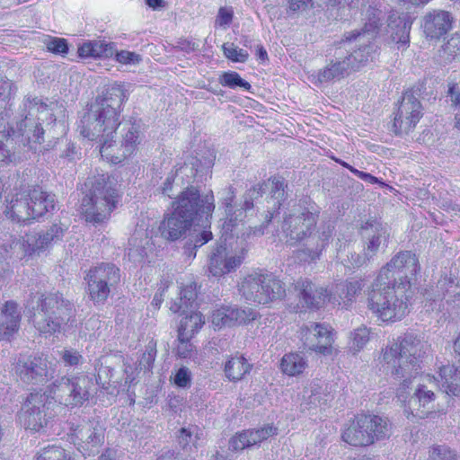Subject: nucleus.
<instances>
[{"label":"nucleus","mask_w":460,"mask_h":460,"mask_svg":"<svg viewBox=\"0 0 460 460\" xmlns=\"http://www.w3.org/2000/svg\"><path fill=\"white\" fill-rule=\"evenodd\" d=\"M154 243L146 229L136 228L128 239V256L133 262L140 263L153 251Z\"/></svg>","instance_id":"30"},{"label":"nucleus","mask_w":460,"mask_h":460,"mask_svg":"<svg viewBox=\"0 0 460 460\" xmlns=\"http://www.w3.org/2000/svg\"><path fill=\"white\" fill-rule=\"evenodd\" d=\"M349 43H335L333 49H330L331 57L327 59L326 66L319 69L314 75L320 84L340 81L354 71L345 57V48Z\"/></svg>","instance_id":"18"},{"label":"nucleus","mask_w":460,"mask_h":460,"mask_svg":"<svg viewBox=\"0 0 460 460\" xmlns=\"http://www.w3.org/2000/svg\"><path fill=\"white\" fill-rule=\"evenodd\" d=\"M351 348L354 350L358 351L367 343L369 340V330L365 326H361L354 331L351 335Z\"/></svg>","instance_id":"57"},{"label":"nucleus","mask_w":460,"mask_h":460,"mask_svg":"<svg viewBox=\"0 0 460 460\" xmlns=\"http://www.w3.org/2000/svg\"><path fill=\"white\" fill-rule=\"evenodd\" d=\"M212 237L213 234L209 230H202L189 238V245H192L191 249H198L210 241Z\"/></svg>","instance_id":"61"},{"label":"nucleus","mask_w":460,"mask_h":460,"mask_svg":"<svg viewBox=\"0 0 460 460\" xmlns=\"http://www.w3.org/2000/svg\"><path fill=\"white\" fill-rule=\"evenodd\" d=\"M21 314L18 305L13 301L4 304L0 318V340L8 341L20 327Z\"/></svg>","instance_id":"36"},{"label":"nucleus","mask_w":460,"mask_h":460,"mask_svg":"<svg viewBox=\"0 0 460 460\" xmlns=\"http://www.w3.org/2000/svg\"><path fill=\"white\" fill-rule=\"evenodd\" d=\"M318 211L313 207L295 204L285 212L281 231L289 245L302 243L303 253L311 261L320 259L323 251L332 242L334 226L323 224L316 228Z\"/></svg>","instance_id":"3"},{"label":"nucleus","mask_w":460,"mask_h":460,"mask_svg":"<svg viewBox=\"0 0 460 460\" xmlns=\"http://www.w3.org/2000/svg\"><path fill=\"white\" fill-rule=\"evenodd\" d=\"M46 45L48 50L54 54L64 55L68 51L67 42L65 39L52 38L47 41Z\"/></svg>","instance_id":"60"},{"label":"nucleus","mask_w":460,"mask_h":460,"mask_svg":"<svg viewBox=\"0 0 460 460\" xmlns=\"http://www.w3.org/2000/svg\"><path fill=\"white\" fill-rule=\"evenodd\" d=\"M438 388L439 385L436 377L429 375L422 377L421 382L417 385L406 402V411L420 419L429 418L435 414L432 409L437 398L436 391Z\"/></svg>","instance_id":"16"},{"label":"nucleus","mask_w":460,"mask_h":460,"mask_svg":"<svg viewBox=\"0 0 460 460\" xmlns=\"http://www.w3.org/2000/svg\"><path fill=\"white\" fill-rule=\"evenodd\" d=\"M14 373L27 385H43L54 377L55 370L46 357L21 355L14 362Z\"/></svg>","instance_id":"14"},{"label":"nucleus","mask_w":460,"mask_h":460,"mask_svg":"<svg viewBox=\"0 0 460 460\" xmlns=\"http://www.w3.org/2000/svg\"><path fill=\"white\" fill-rule=\"evenodd\" d=\"M453 21L454 18L449 12L433 10L423 16V31L430 39H439L452 29Z\"/></svg>","instance_id":"26"},{"label":"nucleus","mask_w":460,"mask_h":460,"mask_svg":"<svg viewBox=\"0 0 460 460\" xmlns=\"http://www.w3.org/2000/svg\"><path fill=\"white\" fill-rule=\"evenodd\" d=\"M446 102L452 107L460 106V85L458 84H448V89L446 94Z\"/></svg>","instance_id":"59"},{"label":"nucleus","mask_w":460,"mask_h":460,"mask_svg":"<svg viewBox=\"0 0 460 460\" xmlns=\"http://www.w3.org/2000/svg\"><path fill=\"white\" fill-rule=\"evenodd\" d=\"M244 250L240 254L229 255L226 243L213 248L209 255L208 271L214 277H221L235 270L243 261Z\"/></svg>","instance_id":"23"},{"label":"nucleus","mask_w":460,"mask_h":460,"mask_svg":"<svg viewBox=\"0 0 460 460\" xmlns=\"http://www.w3.org/2000/svg\"><path fill=\"white\" fill-rule=\"evenodd\" d=\"M251 310L245 311L234 306H222L212 314V323L220 329L225 326L241 324L251 320ZM253 319V317H252Z\"/></svg>","instance_id":"35"},{"label":"nucleus","mask_w":460,"mask_h":460,"mask_svg":"<svg viewBox=\"0 0 460 460\" xmlns=\"http://www.w3.org/2000/svg\"><path fill=\"white\" fill-rule=\"evenodd\" d=\"M90 279H99L107 282L109 285L117 286L120 281V270L113 263L102 262L97 266L92 268L87 272Z\"/></svg>","instance_id":"44"},{"label":"nucleus","mask_w":460,"mask_h":460,"mask_svg":"<svg viewBox=\"0 0 460 460\" xmlns=\"http://www.w3.org/2000/svg\"><path fill=\"white\" fill-rule=\"evenodd\" d=\"M364 286L363 279H351L338 283L329 292V302L334 306L348 308L355 301Z\"/></svg>","instance_id":"27"},{"label":"nucleus","mask_w":460,"mask_h":460,"mask_svg":"<svg viewBox=\"0 0 460 460\" xmlns=\"http://www.w3.org/2000/svg\"><path fill=\"white\" fill-rule=\"evenodd\" d=\"M197 298V284L190 282L181 290L180 296L172 302L170 310L173 313L186 314L189 309H195L198 306Z\"/></svg>","instance_id":"39"},{"label":"nucleus","mask_w":460,"mask_h":460,"mask_svg":"<svg viewBox=\"0 0 460 460\" xmlns=\"http://www.w3.org/2000/svg\"><path fill=\"white\" fill-rule=\"evenodd\" d=\"M429 460H457V457L446 446H437L429 450Z\"/></svg>","instance_id":"58"},{"label":"nucleus","mask_w":460,"mask_h":460,"mask_svg":"<svg viewBox=\"0 0 460 460\" xmlns=\"http://www.w3.org/2000/svg\"><path fill=\"white\" fill-rule=\"evenodd\" d=\"M114 52V43L102 40H88L78 48L81 58H108Z\"/></svg>","instance_id":"43"},{"label":"nucleus","mask_w":460,"mask_h":460,"mask_svg":"<svg viewBox=\"0 0 460 460\" xmlns=\"http://www.w3.org/2000/svg\"><path fill=\"white\" fill-rule=\"evenodd\" d=\"M4 213L7 217L13 221L31 223L30 202L27 196V190L16 192L11 198H6V208Z\"/></svg>","instance_id":"34"},{"label":"nucleus","mask_w":460,"mask_h":460,"mask_svg":"<svg viewBox=\"0 0 460 460\" xmlns=\"http://www.w3.org/2000/svg\"><path fill=\"white\" fill-rule=\"evenodd\" d=\"M373 36L353 31L338 43H349L345 48V57L354 71L372 61L376 54L377 46Z\"/></svg>","instance_id":"15"},{"label":"nucleus","mask_w":460,"mask_h":460,"mask_svg":"<svg viewBox=\"0 0 460 460\" xmlns=\"http://www.w3.org/2000/svg\"><path fill=\"white\" fill-rule=\"evenodd\" d=\"M411 22L404 16L392 14L388 18L387 32L397 49H405L410 42Z\"/></svg>","instance_id":"37"},{"label":"nucleus","mask_w":460,"mask_h":460,"mask_svg":"<svg viewBox=\"0 0 460 460\" xmlns=\"http://www.w3.org/2000/svg\"><path fill=\"white\" fill-rule=\"evenodd\" d=\"M27 196L32 220L40 219L55 208L54 195L43 191L39 186H29Z\"/></svg>","instance_id":"31"},{"label":"nucleus","mask_w":460,"mask_h":460,"mask_svg":"<svg viewBox=\"0 0 460 460\" xmlns=\"http://www.w3.org/2000/svg\"><path fill=\"white\" fill-rule=\"evenodd\" d=\"M384 19L385 14L380 9L368 5L363 12L364 27L358 32L376 37Z\"/></svg>","instance_id":"45"},{"label":"nucleus","mask_w":460,"mask_h":460,"mask_svg":"<svg viewBox=\"0 0 460 460\" xmlns=\"http://www.w3.org/2000/svg\"><path fill=\"white\" fill-rule=\"evenodd\" d=\"M301 341L305 349L327 354L331 351L333 338L327 325L310 323L301 328Z\"/></svg>","instance_id":"22"},{"label":"nucleus","mask_w":460,"mask_h":460,"mask_svg":"<svg viewBox=\"0 0 460 460\" xmlns=\"http://www.w3.org/2000/svg\"><path fill=\"white\" fill-rule=\"evenodd\" d=\"M429 348L427 341L408 333L382 349V362L387 366L394 379L402 380L397 390L400 401L406 402V390L409 388L411 379L419 375Z\"/></svg>","instance_id":"4"},{"label":"nucleus","mask_w":460,"mask_h":460,"mask_svg":"<svg viewBox=\"0 0 460 460\" xmlns=\"http://www.w3.org/2000/svg\"><path fill=\"white\" fill-rule=\"evenodd\" d=\"M53 404L46 393H31L24 402L19 419L26 429L39 431L52 418L50 407Z\"/></svg>","instance_id":"13"},{"label":"nucleus","mask_w":460,"mask_h":460,"mask_svg":"<svg viewBox=\"0 0 460 460\" xmlns=\"http://www.w3.org/2000/svg\"><path fill=\"white\" fill-rule=\"evenodd\" d=\"M252 365L242 355L230 357L224 367L226 377L231 382H238L245 377L252 370Z\"/></svg>","instance_id":"40"},{"label":"nucleus","mask_w":460,"mask_h":460,"mask_svg":"<svg viewBox=\"0 0 460 460\" xmlns=\"http://www.w3.org/2000/svg\"><path fill=\"white\" fill-rule=\"evenodd\" d=\"M235 199V190L233 186H228L223 190L222 206L225 208V218L222 223V237L225 241L228 236L232 237L238 234L239 226L242 225L245 215L243 205L238 208L234 205Z\"/></svg>","instance_id":"20"},{"label":"nucleus","mask_w":460,"mask_h":460,"mask_svg":"<svg viewBox=\"0 0 460 460\" xmlns=\"http://www.w3.org/2000/svg\"><path fill=\"white\" fill-rule=\"evenodd\" d=\"M67 227L61 223H55L44 231L32 232L25 235V242L32 254L40 253L53 244L62 241Z\"/></svg>","instance_id":"24"},{"label":"nucleus","mask_w":460,"mask_h":460,"mask_svg":"<svg viewBox=\"0 0 460 460\" xmlns=\"http://www.w3.org/2000/svg\"><path fill=\"white\" fill-rule=\"evenodd\" d=\"M35 460H71L66 451L56 446H51L42 449L36 456Z\"/></svg>","instance_id":"53"},{"label":"nucleus","mask_w":460,"mask_h":460,"mask_svg":"<svg viewBox=\"0 0 460 460\" xmlns=\"http://www.w3.org/2000/svg\"><path fill=\"white\" fill-rule=\"evenodd\" d=\"M25 306L35 328L44 334L59 332L63 325L75 322L74 305L59 293H31Z\"/></svg>","instance_id":"6"},{"label":"nucleus","mask_w":460,"mask_h":460,"mask_svg":"<svg viewBox=\"0 0 460 460\" xmlns=\"http://www.w3.org/2000/svg\"><path fill=\"white\" fill-rule=\"evenodd\" d=\"M329 394H325L318 385H311L303 391V400L300 403L301 411H312L327 404Z\"/></svg>","instance_id":"42"},{"label":"nucleus","mask_w":460,"mask_h":460,"mask_svg":"<svg viewBox=\"0 0 460 460\" xmlns=\"http://www.w3.org/2000/svg\"><path fill=\"white\" fill-rule=\"evenodd\" d=\"M88 192L81 202V213L86 222L100 224L107 220L118 203L116 189L112 187L110 177L101 174L89 179Z\"/></svg>","instance_id":"7"},{"label":"nucleus","mask_w":460,"mask_h":460,"mask_svg":"<svg viewBox=\"0 0 460 460\" xmlns=\"http://www.w3.org/2000/svg\"><path fill=\"white\" fill-rule=\"evenodd\" d=\"M287 186L285 180L279 176H274L269 179L268 181L263 182L264 191L266 190H270V199L268 200V203H272V206L268 208L264 223L260 226H254L252 228L253 234L262 235L270 222H271L275 215L279 213L282 203L288 198L286 192Z\"/></svg>","instance_id":"21"},{"label":"nucleus","mask_w":460,"mask_h":460,"mask_svg":"<svg viewBox=\"0 0 460 460\" xmlns=\"http://www.w3.org/2000/svg\"><path fill=\"white\" fill-rule=\"evenodd\" d=\"M92 379L85 376H62L49 387L51 401L66 407L81 406L89 400Z\"/></svg>","instance_id":"11"},{"label":"nucleus","mask_w":460,"mask_h":460,"mask_svg":"<svg viewBox=\"0 0 460 460\" xmlns=\"http://www.w3.org/2000/svg\"><path fill=\"white\" fill-rule=\"evenodd\" d=\"M156 357V341L151 340L146 346V350L139 359L140 369L150 370L153 367Z\"/></svg>","instance_id":"55"},{"label":"nucleus","mask_w":460,"mask_h":460,"mask_svg":"<svg viewBox=\"0 0 460 460\" xmlns=\"http://www.w3.org/2000/svg\"><path fill=\"white\" fill-rule=\"evenodd\" d=\"M27 255H32V251L29 249L25 242V236L22 241L14 235L4 233L0 237V256L8 261H20Z\"/></svg>","instance_id":"33"},{"label":"nucleus","mask_w":460,"mask_h":460,"mask_svg":"<svg viewBox=\"0 0 460 460\" xmlns=\"http://www.w3.org/2000/svg\"><path fill=\"white\" fill-rule=\"evenodd\" d=\"M192 226L190 219L181 218L172 211L160 223L159 232L164 239L174 242L183 237Z\"/></svg>","instance_id":"32"},{"label":"nucleus","mask_w":460,"mask_h":460,"mask_svg":"<svg viewBox=\"0 0 460 460\" xmlns=\"http://www.w3.org/2000/svg\"><path fill=\"white\" fill-rule=\"evenodd\" d=\"M361 236L365 243L364 250L367 256L374 258L380 250L386 247L390 234L386 226L374 221L362 226Z\"/></svg>","instance_id":"25"},{"label":"nucleus","mask_w":460,"mask_h":460,"mask_svg":"<svg viewBox=\"0 0 460 460\" xmlns=\"http://www.w3.org/2000/svg\"><path fill=\"white\" fill-rule=\"evenodd\" d=\"M299 292L300 300L309 308H320L329 302V292L308 279H298L295 285Z\"/></svg>","instance_id":"29"},{"label":"nucleus","mask_w":460,"mask_h":460,"mask_svg":"<svg viewBox=\"0 0 460 460\" xmlns=\"http://www.w3.org/2000/svg\"><path fill=\"white\" fill-rule=\"evenodd\" d=\"M202 436L201 430L197 426H189L181 428L178 431V441L182 448L187 447L190 444L197 447L198 440Z\"/></svg>","instance_id":"50"},{"label":"nucleus","mask_w":460,"mask_h":460,"mask_svg":"<svg viewBox=\"0 0 460 460\" xmlns=\"http://www.w3.org/2000/svg\"><path fill=\"white\" fill-rule=\"evenodd\" d=\"M392 429V423L385 416L358 414L346 425L341 438L352 447H367L389 438Z\"/></svg>","instance_id":"8"},{"label":"nucleus","mask_w":460,"mask_h":460,"mask_svg":"<svg viewBox=\"0 0 460 460\" xmlns=\"http://www.w3.org/2000/svg\"><path fill=\"white\" fill-rule=\"evenodd\" d=\"M185 314L186 316L181 320L178 329L180 339H182L183 336H186V338L191 336L205 323L204 316L194 309H189Z\"/></svg>","instance_id":"47"},{"label":"nucleus","mask_w":460,"mask_h":460,"mask_svg":"<svg viewBox=\"0 0 460 460\" xmlns=\"http://www.w3.org/2000/svg\"><path fill=\"white\" fill-rule=\"evenodd\" d=\"M263 193V182L258 183L244 193L243 208L245 216L253 208V202L262 197Z\"/></svg>","instance_id":"54"},{"label":"nucleus","mask_w":460,"mask_h":460,"mask_svg":"<svg viewBox=\"0 0 460 460\" xmlns=\"http://www.w3.org/2000/svg\"><path fill=\"white\" fill-rule=\"evenodd\" d=\"M173 382L178 387H189L191 383V375L189 368L186 367L179 368L174 375Z\"/></svg>","instance_id":"62"},{"label":"nucleus","mask_w":460,"mask_h":460,"mask_svg":"<svg viewBox=\"0 0 460 460\" xmlns=\"http://www.w3.org/2000/svg\"><path fill=\"white\" fill-rule=\"evenodd\" d=\"M420 270L411 251L400 252L384 266L367 291L368 309L383 322L401 320L409 312L412 282Z\"/></svg>","instance_id":"1"},{"label":"nucleus","mask_w":460,"mask_h":460,"mask_svg":"<svg viewBox=\"0 0 460 460\" xmlns=\"http://www.w3.org/2000/svg\"><path fill=\"white\" fill-rule=\"evenodd\" d=\"M224 55L234 62L244 63L249 58L246 50L239 49L234 43L226 42L222 46Z\"/></svg>","instance_id":"56"},{"label":"nucleus","mask_w":460,"mask_h":460,"mask_svg":"<svg viewBox=\"0 0 460 460\" xmlns=\"http://www.w3.org/2000/svg\"><path fill=\"white\" fill-rule=\"evenodd\" d=\"M215 209L213 194L201 197L199 190L190 186L181 190L172 202V211L181 218L195 223L203 217L212 216Z\"/></svg>","instance_id":"12"},{"label":"nucleus","mask_w":460,"mask_h":460,"mask_svg":"<svg viewBox=\"0 0 460 460\" xmlns=\"http://www.w3.org/2000/svg\"><path fill=\"white\" fill-rule=\"evenodd\" d=\"M444 51L452 57L460 55V36L454 35L451 37L445 44Z\"/></svg>","instance_id":"64"},{"label":"nucleus","mask_w":460,"mask_h":460,"mask_svg":"<svg viewBox=\"0 0 460 460\" xmlns=\"http://www.w3.org/2000/svg\"><path fill=\"white\" fill-rule=\"evenodd\" d=\"M275 435H277V428L270 424L260 429L243 430L231 438L229 448L234 451H241Z\"/></svg>","instance_id":"28"},{"label":"nucleus","mask_w":460,"mask_h":460,"mask_svg":"<svg viewBox=\"0 0 460 460\" xmlns=\"http://www.w3.org/2000/svg\"><path fill=\"white\" fill-rule=\"evenodd\" d=\"M95 371L96 382L106 389V385L112 381L113 377V368L108 365L107 358L98 359L95 364Z\"/></svg>","instance_id":"51"},{"label":"nucleus","mask_w":460,"mask_h":460,"mask_svg":"<svg viewBox=\"0 0 460 460\" xmlns=\"http://www.w3.org/2000/svg\"><path fill=\"white\" fill-rule=\"evenodd\" d=\"M418 97L413 89L403 93L391 126L395 135L409 133L422 117V105Z\"/></svg>","instance_id":"17"},{"label":"nucleus","mask_w":460,"mask_h":460,"mask_svg":"<svg viewBox=\"0 0 460 460\" xmlns=\"http://www.w3.org/2000/svg\"><path fill=\"white\" fill-rule=\"evenodd\" d=\"M73 442L84 456H93L104 442V429L98 423L89 422L73 429Z\"/></svg>","instance_id":"19"},{"label":"nucleus","mask_w":460,"mask_h":460,"mask_svg":"<svg viewBox=\"0 0 460 460\" xmlns=\"http://www.w3.org/2000/svg\"><path fill=\"white\" fill-rule=\"evenodd\" d=\"M306 367V358L303 354L297 352L285 354L280 362L282 372L290 376L302 374Z\"/></svg>","instance_id":"48"},{"label":"nucleus","mask_w":460,"mask_h":460,"mask_svg":"<svg viewBox=\"0 0 460 460\" xmlns=\"http://www.w3.org/2000/svg\"><path fill=\"white\" fill-rule=\"evenodd\" d=\"M439 377L438 385L444 392L455 396L460 395V367L443 366L439 369Z\"/></svg>","instance_id":"41"},{"label":"nucleus","mask_w":460,"mask_h":460,"mask_svg":"<svg viewBox=\"0 0 460 460\" xmlns=\"http://www.w3.org/2000/svg\"><path fill=\"white\" fill-rule=\"evenodd\" d=\"M455 286V279L451 274H445L441 276L437 283V288L438 292V296H444L446 294L449 293L451 288H453Z\"/></svg>","instance_id":"63"},{"label":"nucleus","mask_w":460,"mask_h":460,"mask_svg":"<svg viewBox=\"0 0 460 460\" xmlns=\"http://www.w3.org/2000/svg\"><path fill=\"white\" fill-rule=\"evenodd\" d=\"M127 99L123 85L117 83L109 84L81 116L77 127L80 134L93 141L104 132L107 134L118 129L121 107Z\"/></svg>","instance_id":"5"},{"label":"nucleus","mask_w":460,"mask_h":460,"mask_svg":"<svg viewBox=\"0 0 460 460\" xmlns=\"http://www.w3.org/2000/svg\"><path fill=\"white\" fill-rule=\"evenodd\" d=\"M85 280L87 282V290L91 300L94 305H102L109 297L111 289L115 287L114 285H109L105 281L90 279V276L86 274Z\"/></svg>","instance_id":"46"},{"label":"nucleus","mask_w":460,"mask_h":460,"mask_svg":"<svg viewBox=\"0 0 460 460\" xmlns=\"http://www.w3.org/2000/svg\"><path fill=\"white\" fill-rule=\"evenodd\" d=\"M121 140L119 144L113 141L114 131L103 133L93 140L100 142V154L102 158L112 164H119L127 157L130 156L141 142L140 124L131 119L120 121Z\"/></svg>","instance_id":"9"},{"label":"nucleus","mask_w":460,"mask_h":460,"mask_svg":"<svg viewBox=\"0 0 460 460\" xmlns=\"http://www.w3.org/2000/svg\"><path fill=\"white\" fill-rule=\"evenodd\" d=\"M51 115L40 99L28 97L15 127L9 124V117H1L0 133L4 142L0 139V162L15 163L38 151L44 141L41 122Z\"/></svg>","instance_id":"2"},{"label":"nucleus","mask_w":460,"mask_h":460,"mask_svg":"<svg viewBox=\"0 0 460 460\" xmlns=\"http://www.w3.org/2000/svg\"><path fill=\"white\" fill-rule=\"evenodd\" d=\"M340 0H287L288 14L306 15L310 12L315 13L327 5H335Z\"/></svg>","instance_id":"38"},{"label":"nucleus","mask_w":460,"mask_h":460,"mask_svg":"<svg viewBox=\"0 0 460 460\" xmlns=\"http://www.w3.org/2000/svg\"><path fill=\"white\" fill-rule=\"evenodd\" d=\"M219 83L223 86H227L229 88H236L241 87L245 90L251 89V84L243 79L238 73L234 71L225 72L219 78Z\"/></svg>","instance_id":"52"},{"label":"nucleus","mask_w":460,"mask_h":460,"mask_svg":"<svg viewBox=\"0 0 460 460\" xmlns=\"http://www.w3.org/2000/svg\"><path fill=\"white\" fill-rule=\"evenodd\" d=\"M239 293L250 303L266 305L286 295L285 284L272 273L254 271L239 284Z\"/></svg>","instance_id":"10"},{"label":"nucleus","mask_w":460,"mask_h":460,"mask_svg":"<svg viewBox=\"0 0 460 460\" xmlns=\"http://www.w3.org/2000/svg\"><path fill=\"white\" fill-rule=\"evenodd\" d=\"M13 84L0 75V115L10 117L8 110L11 107L10 100L15 93Z\"/></svg>","instance_id":"49"}]
</instances>
